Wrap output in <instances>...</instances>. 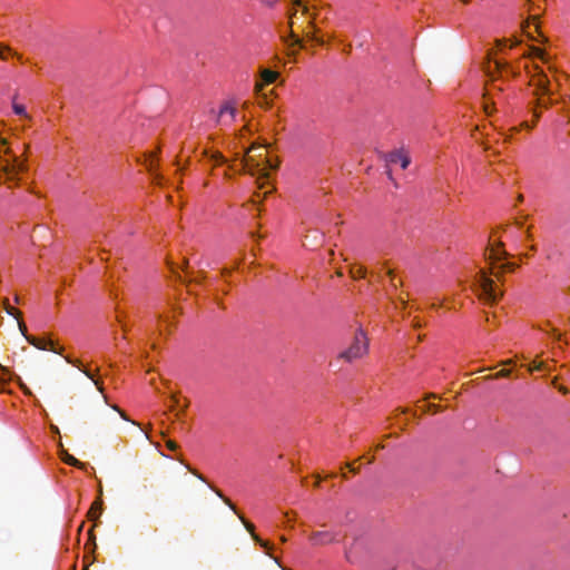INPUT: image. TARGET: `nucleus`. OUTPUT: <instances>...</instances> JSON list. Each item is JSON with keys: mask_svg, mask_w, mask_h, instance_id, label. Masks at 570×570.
<instances>
[{"mask_svg": "<svg viewBox=\"0 0 570 570\" xmlns=\"http://www.w3.org/2000/svg\"><path fill=\"white\" fill-rule=\"evenodd\" d=\"M367 352V340L362 330H360L354 337L351 346L344 351L341 356L348 362L362 357Z\"/></svg>", "mask_w": 570, "mask_h": 570, "instance_id": "f257e3e1", "label": "nucleus"}, {"mask_svg": "<svg viewBox=\"0 0 570 570\" xmlns=\"http://www.w3.org/2000/svg\"><path fill=\"white\" fill-rule=\"evenodd\" d=\"M27 341L31 345L37 347L38 350L51 351V352H53L56 354H60V355L62 354V348L61 347H56L55 343L51 340L38 338V337H35V336H30V337H27Z\"/></svg>", "mask_w": 570, "mask_h": 570, "instance_id": "f03ea898", "label": "nucleus"}, {"mask_svg": "<svg viewBox=\"0 0 570 570\" xmlns=\"http://www.w3.org/2000/svg\"><path fill=\"white\" fill-rule=\"evenodd\" d=\"M482 288L490 302H495L501 295L495 283L484 275L482 276Z\"/></svg>", "mask_w": 570, "mask_h": 570, "instance_id": "7ed1b4c3", "label": "nucleus"}, {"mask_svg": "<svg viewBox=\"0 0 570 570\" xmlns=\"http://www.w3.org/2000/svg\"><path fill=\"white\" fill-rule=\"evenodd\" d=\"M65 360L67 363L71 364L72 366L77 367L79 371H81L88 379H90L94 384L97 386V389L102 393L104 389H102V384L99 380L96 379L95 374L82 366V363L79 361V360H75L70 356H65Z\"/></svg>", "mask_w": 570, "mask_h": 570, "instance_id": "20e7f679", "label": "nucleus"}, {"mask_svg": "<svg viewBox=\"0 0 570 570\" xmlns=\"http://www.w3.org/2000/svg\"><path fill=\"white\" fill-rule=\"evenodd\" d=\"M242 522L244 523L245 528L252 533L253 539L263 548L265 549L266 553L269 554L273 550V544L269 543L266 540L261 539L257 534L254 532V524L245 520L242 515H239Z\"/></svg>", "mask_w": 570, "mask_h": 570, "instance_id": "39448f33", "label": "nucleus"}, {"mask_svg": "<svg viewBox=\"0 0 570 570\" xmlns=\"http://www.w3.org/2000/svg\"><path fill=\"white\" fill-rule=\"evenodd\" d=\"M236 116V108L230 104H225L220 107L218 119L222 124H230Z\"/></svg>", "mask_w": 570, "mask_h": 570, "instance_id": "423d86ee", "label": "nucleus"}, {"mask_svg": "<svg viewBox=\"0 0 570 570\" xmlns=\"http://www.w3.org/2000/svg\"><path fill=\"white\" fill-rule=\"evenodd\" d=\"M314 544H326L336 541V534L331 531H320L311 538Z\"/></svg>", "mask_w": 570, "mask_h": 570, "instance_id": "0eeeda50", "label": "nucleus"}, {"mask_svg": "<svg viewBox=\"0 0 570 570\" xmlns=\"http://www.w3.org/2000/svg\"><path fill=\"white\" fill-rule=\"evenodd\" d=\"M390 164H400L402 169H406L410 165V158L401 151H393L389 155Z\"/></svg>", "mask_w": 570, "mask_h": 570, "instance_id": "6e6552de", "label": "nucleus"}, {"mask_svg": "<svg viewBox=\"0 0 570 570\" xmlns=\"http://www.w3.org/2000/svg\"><path fill=\"white\" fill-rule=\"evenodd\" d=\"M12 109L17 116H20L26 119L29 118V115L27 112L24 105L17 102L16 99H13V101H12Z\"/></svg>", "mask_w": 570, "mask_h": 570, "instance_id": "1a4fd4ad", "label": "nucleus"}, {"mask_svg": "<svg viewBox=\"0 0 570 570\" xmlns=\"http://www.w3.org/2000/svg\"><path fill=\"white\" fill-rule=\"evenodd\" d=\"M262 78L266 83H272L276 80L277 75L274 71L271 70H264L262 73Z\"/></svg>", "mask_w": 570, "mask_h": 570, "instance_id": "9d476101", "label": "nucleus"}, {"mask_svg": "<svg viewBox=\"0 0 570 570\" xmlns=\"http://www.w3.org/2000/svg\"><path fill=\"white\" fill-rule=\"evenodd\" d=\"M63 461L69 464V465H72V466H79L81 463L76 459L73 458L72 455L70 454H66L63 456Z\"/></svg>", "mask_w": 570, "mask_h": 570, "instance_id": "9b49d317", "label": "nucleus"}, {"mask_svg": "<svg viewBox=\"0 0 570 570\" xmlns=\"http://www.w3.org/2000/svg\"><path fill=\"white\" fill-rule=\"evenodd\" d=\"M6 311H7V313H8L9 315H11V316H13L14 318L19 320V317H20V312H19L16 307H13V306H11L10 304H8V305L6 306Z\"/></svg>", "mask_w": 570, "mask_h": 570, "instance_id": "f8f14e48", "label": "nucleus"}, {"mask_svg": "<svg viewBox=\"0 0 570 570\" xmlns=\"http://www.w3.org/2000/svg\"><path fill=\"white\" fill-rule=\"evenodd\" d=\"M215 492L217 493V495H218L219 498H222V499L224 500V502H225V503H226V504H227V505H228V507H229V508H230V509H232L236 514H238V512H237V510H236V507L230 502V500H229V499L225 498V497L223 495V493H222L220 491H218V490H215Z\"/></svg>", "mask_w": 570, "mask_h": 570, "instance_id": "ddd939ff", "label": "nucleus"}, {"mask_svg": "<svg viewBox=\"0 0 570 570\" xmlns=\"http://www.w3.org/2000/svg\"><path fill=\"white\" fill-rule=\"evenodd\" d=\"M168 448L170 450H175L176 449V444L173 441H168Z\"/></svg>", "mask_w": 570, "mask_h": 570, "instance_id": "4468645a", "label": "nucleus"}, {"mask_svg": "<svg viewBox=\"0 0 570 570\" xmlns=\"http://www.w3.org/2000/svg\"><path fill=\"white\" fill-rule=\"evenodd\" d=\"M19 327H20V330L22 331V333H24V324H23V323H21V322H19Z\"/></svg>", "mask_w": 570, "mask_h": 570, "instance_id": "2eb2a0df", "label": "nucleus"}, {"mask_svg": "<svg viewBox=\"0 0 570 570\" xmlns=\"http://www.w3.org/2000/svg\"><path fill=\"white\" fill-rule=\"evenodd\" d=\"M95 509H96L95 507L91 508V510H90L91 515L94 514Z\"/></svg>", "mask_w": 570, "mask_h": 570, "instance_id": "dca6fc26", "label": "nucleus"}, {"mask_svg": "<svg viewBox=\"0 0 570 570\" xmlns=\"http://www.w3.org/2000/svg\"><path fill=\"white\" fill-rule=\"evenodd\" d=\"M277 564H279V561L277 558H273Z\"/></svg>", "mask_w": 570, "mask_h": 570, "instance_id": "f3484780", "label": "nucleus"}]
</instances>
